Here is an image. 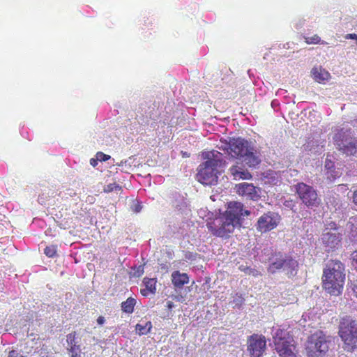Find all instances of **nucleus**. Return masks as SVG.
<instances>
[{"label": "nucleus", "mask_w": 357, "mask_h": 357, "mask_svg": "<svg viewBox=\"0 0 357 357\" xmlns=\"http://www.w3.org/2000/svg\"><path fill=\"white\" fill-rule=\"evenodd\" d=\"M44 253L48 257H55L57 253V246L54 245L47 246L44 250Z\"/></svg>", "instance_id": "25"}, {"label": "nucleus", "mask_w": 357, "mask_h": 357, "mask_svg": "<svg viewBox=\"0 0 357 357\" xmlns=\"http://www.w3.org/2000/svg\"><path fill=\"white\" fill-rule=\"evenodd\" d=\"M97 323L98 325L100 326H102L105 324V319L103 316H99L98 318H97Z\"/></svg>", "instance_id": "34"}, {"label": "nucleus", "mask_w": 357, "mask_h": 357, "mask_svg": "<svg viewBox=\"0 0 357 357\" xmlns=\"http://www.w3.org/2000/svg\"><path fill=\"white\" fill-rule=\"evenodd\" d=\"M136 305V300L134 298L129 297L126 301L121 304V310L128 314H132Z\"/></svg>", "instance_id": "21"}, {"label": "nucleus", "mask_w": 357, "mask_h": 357, "mask_svg": "<svg viewBox=\"0 0 357 357\" xmlns=\"http://www.w3.org/2000/svg\"><path fill=\"white\" fill-rule=\"evenodd\" d=\"M349 287L354 296L357 298V280L351 282Z\"/></svg>", "instance_id": "30"}, {"label": "nucleus", "mask_w": 357, "mask_h": 357, "mask_svg": "<svg viewBox=\"0 0 357 357\" xmlns=\"http://www.w3.org/2000/svg\"><path fill=\"white\" fill-rule=\"evenodd\" d=\"M143 282L145 287L149 290L151 294H155L156 292V282L157 280L155 278H144L143 280Z\"/></svg>", "instance_id": "23"}, {"label": "nucleus", "mask_w": 357, "mask_h": 357, "mask_svg": "<svg viewBox=\"0 0 357 357\" xmlns=\"http://www.w3.org/2000/svg\"><path fill=\"white\" fill-rule=\"evenodd\" d=\"M312 78L319 83H324L327 81L331 75L330 73L321 67H314L311 70Z\"/></svg>", "instance_id": "18"}, {"label": "nucleus", "mask_w": 357, "mask_h": 357, "mask_svg": "<svg viewBox=\"0 0 357 357\" xmlns=\"http://www.w3.org/2000/svg\"><path fill=\"white\" fill-rule=\"evenodd\" d=\"M206 161L197 169V180L203 185H213L218 182L219 168L223 164L222 154L218 151H206L202 153Z\"/></svg>", "instance_id": "1"}, {"label": "nucleus", "mask_w": 357, "mask_h": 357, "mask_svg": "<svg viewBox=\"0 0 357 357\" xmlns=\"http://www.w3.org/2000/svg\"><path fill=\"white\" fill-rule=\"evenodd\" d=\"M237 224L223 215L218 218H215L213 221L208 222L206 227L213 236L228 238L234 231Z\"/></svg>", "instance_id": "6"}, {"label": "nucleus", "mask_w": 357, "mask_h": 357, "mask_svg": "<svg viewBox=\"0 0 357 357\" xmlns=\"http://www.w3.org/2000/svg\"><path fill=\"white\" fill-rule=\"evenodd\" d=\"M273 338L275 349L280 357H298L294 340L286 330H277Z\"/></svg>", "instance_id": "4"}, {"label": "nucleus", "mask_w": 357, "mask_h": 357, "mask_svg": "<svg viewBox=\"0 0 357 357\" xmlns=\"http://www.w3.org/2000/svg\"><path fill=\"white\" fill-rule=\"evenodd\" d=\"M338 335L343 342V349L347 352L357 349V320L351 316L340 319Z\"/></svg>", "instance_id": "3"}, {"label": "nucleus", "mask_w": 357, "mask_h": 357, "mask_svg": "<svg viewBox=\"0 0 357 357\" xmlns=\"http://www.w3.org/2000/svg\"><path fill=\"white\" fill-rule=\"evenodd\" d=\"M280 217L278 214L268 211L263 214L257 220L256 227L258 231L265 233L275 229L279 224Z\"/></svg>", "instance_id": "9"}, {"label": "nucleus", "mask_w": 357, "mask_h": 357, "mask_svg": "<svg viewBox=\"0 0 357 357\" xmlns=\"http://www.w3.org/2000/svg\"><path fill=\"white\" fill-rule=\"evenodd\" d=\"M287 255H284L280 252L272 253L268 259L269 266L268 271L271 273H275L277 271L283 268L284 263Z\"/></svg>", "instance_id": "14"}, {"label": "nucleus", "mask_w": 357, "mask_h": 357, "mask_svg": "<svg viewBox=\"0 0 357 357\" xmlns=\"http://www.w3.org/2000/svg\"><path fill=\"white\" fill-rule=\"evenodd\" d=\"M250 212L243 208V204L238 202H231L224 215L229 218L236 223L242 216H248Z\"/></svg>", "instance_id": "12"}, {"label": "nucleus", "mask_w": 357, "mask_h": 357, "mask_svg": "<svg viewBox=\"0 0 357 357\" xmlns=\"http://www.w3.org/2000/svg\"><path fill=\"white\" fill-rule=\"evenodd\" d=\"M351 259L353 266L357 271V250L352 252L351 255Z\"/></svg>", "instance_id": "31"}, {"label": "nucleus", "mask_w": 357, "mask_h": 357, "mask_svg": "<svg viewBox=\"0 0 357 357\" xmlns=\"http://www.w3.org/2000/svg\"><path fill=\"white\" fill-rule=\"evenodd\" d=\"M76 336L77 333L75 331L70 333L67 335L68 344L70 345L72 348L75 346Z\"/></svg>", "instance_id": "28"}, {"label": "nucleus", "mask_w": 357, "mask_h": 357, "mask_svg": "<svg viewBox=\"0 0 357 357\" xmlns=\"http://www.w3.org/2000/svg\"><path fill=\"white\" fill-rule=\"evenodd\" d=\"M323 243L331 250L337 248L341 241V236L337 232H326L322 235Z\"/></svg>", "instance_id": "15"}, {"label": "nucleus", "mask_w": 357, "mask_h": 357, "mask_svg": "<svg viewBox=\"0 0 357 357\" xmlns=\"http://www.w3.org/2000/svg\"><path fill=\"white\" fill-rule=\"evenodd\" d=\"M19 357H24V356H20Z\"/></svg>", "instance_id": "42"}, {"label": "nucleus", "mask_w": 357, "mask_h": 357, "mask_svg": "<svg viewBox=\"0 0 357 357\" xmlns=\"http://www.w3.org/2000/svg\"><path fill=\"white\" fill-rule=\"evenodd\" d=\"M305 42L307 44H319L320 43L321 44L326 43L324 41L321 42L320 37L317 34H314L312 36L305 37Z\"/></svg>", "instance_id": "26"}, {"label": "nucleus", "mask_w": 357, "mask_h": 357, "mask_svg": "<svg viewBox=\"0 0 357 357\" xmlns=\"http://www.w3.org/2000/svg\"><path fill=\"white\" fill-rule=\"evenodd\" d=\"M142 209V206L140 205V204L139 202L136 203L134 204V206H132V211L135 213H138L141 211Z\"/></svg>", "instance_id": "33"}, {"label": "nucleus", "mask_w": 357, "mask_h": 357, "mask_svg": "<svg viewBox=\"0 0 357 357\" xmlns=\"http://www.w3.org/2000/svg\"><path fill=\"white\" fill-rule=\"evenodd\" d=\"M141 294L144 296H148L151 292H149V290L146 287L144 289H141Z\"/></svg>", "instance_id": "36"}, {"label": "nucleus", "mask_w": 357, "mask_h": 357, "mask_svg": "<svg viewBox=\"0 0 357 357\" xmlns=\"http://www.w3.org/2000/svg\"><path fill=\"white\" fill-rule=\"evenodd\" d=\"M296 193L307 206H314L319 204L317 191L310 185L298 183L296 185Z\"/></svg>", "instance_id": "8"}, {"label": "nucleus", "mask_w": 357, "mask_h": 357, "mask_svg": "<svg viewBox=\"0 0 357 357\" xmlns=\"http://www.w3.org/2000/svg\"><path fill=\"white\" fill-rule=\"evenodd\" d=\"M173 307H174V303H173V302H172V301H167V307L168 309H172Z\"/></svg>", "instance_id": "38"}, {"label": "nucleus", "mask_w": 357, "mask_h": 357, "mask_svg": "<svg viewBox=\"0 0 357 357\" xmlns=\"http://www.w3.org/2000/svg\"><path fill=\"white\" fill-rule=\"evenodd\" d=\"M258 190L252 183H241L236 185V190L238 195L254 201L258 200L260 197Z\"/></svg>", "instance_id": "13"}, {"label": "nucleus", "mask_w": 357, "mask_h": 357, "mask_svg": "<svg viewBox=\"0 0 357 357\" xmlns=\"http://www.w3.org/2000/svg\"><path fill=\"white\" fill-rule=\"evenodd\" d=\"M251 146L249 142L241 137L232 138L229 140V154L234 158H242L246 155Z\"/></svg>", "instance_id": "11"}, {"label": "nucleus", "mask_w": 357, "mask_h": 357, "mask_svg": "<svg viewBox=\"0 0 357 357\" xmlns=\"http://www.w3.org/2000/svg\"><path fill=\"white\" fill-rule=\"evenodd\" d=\"M14 354H17L16 351H10L9 353V357H13L14 356Z\"/></svg>", "instance_id": "39"}, {"label": "nucleus", "mask_w": 357, "mask_h": 357, "mask_svg": "<svg viewBox=\"0 0 357 357\" xmlns=\"http://www.w3.org/2000/svg\"><path fill=\"white\" fill-rule=\"evenodd\" d=\"M344 265L340 260L330 259L323 271L322 287L330 294H341L345 280Z\"/></svg>", "instance_id": "2"}, {"label": "nucleus", "mask_w": 357, "mask_h": 357, "mask_svg": "<svg viewBox=\"0 0 357 357\" xmlns=\"http://www.w3.org/2000/svg\"><path fill=\"white\" fill-rule=\"evenodd\" d=\"M152 328V324L150 321L145 322L144 324H137L135 329L139 335H146L150 333Z\"/></svg>", "instance_id": "22"}, {"label": "nucleus", "mask_w": 357, "mask_h": 357, "mask_svg": "<svg viewBox=\"0 0 357 357\" xmlns=\"http://www.w3.org/2000/svg\"><path fill=\"white\" fill-rule=\"evenodd\" d=\"M97 160H96L94 158H91L90 160V164L93 166V167H96V165H97Z\"/></svg>", "instance_id": "37"}, {"label": "nucleus", "mask_w": 357, "mask_h": 357, "mask_svg": "<svg viewBox=\"0 0 357 357\" xmlns=\"http://www.w3.org/2000/svg\"><path fill=\"white\" fill-rule=\"evenodd\" d=\"M141 266H139V269H140ZM138 276L141 275L142 273H143V268H142L141 270H138Z\"/></svg>", "instance_id": "40"}, {"label": "nucleus", "mask_w": 357, "mask_h": 357, "mask_svg": "<svg viewBox=\"0 0 357 357\" xmlns=\"http://www.w3.org/2000/svg\"><path fill=\"white\" fill-rule=\"evenodd\" d=\"M172 282L174 287L181 288L189 282V277L187 273L176 271L172 273Z\"/></svg>", "instance_id": "19"}, {"label": "nucleus", "mask_w": 357, "mask_h": 357, "mask_svg": "<svg viewBox=\"0 0 357 357\" xmlns=\"http://www.w3.org/2000/svg\"><path fill=\"white\" fill-rule=\"evenodd\" d=\"M333 167L334 163L331 160L326 159L325 162V168L328 170H331Z\"/></svg>", "instance_id": "32"}, {"label": "nucleus", "mask_w": 357, "mask_h": 357, "mask_svg": "<svg viewBox=\"0 0 357 357\" xmlns=\"http://www.w3.org/2000/svg\"><path fill=\"white\" fill-rule=\"evenodd\" d=\"M352 201L353 203L357 206V189L353 192Z\"/></svg>", "instance_id": "35"}, {"label": "nucleus", "mask_w": 357, "mask_h": 357, "mask_svg": "<svg viewBox=\"0 0 357 357\" xmlns=\"http://www.w3.org/2000/svg\"><path fill=\"white\" fill-rule=\"evenodd\" d=\"M247 343L250 357H260L266 350V341L263 335L253 334L248 337Z\"/></svg>", "instance_id": "10"}, {"label": "nucleus", "mask_w": 357, "mask_h": 357, "mask_svg": "<svg viewBox=\"0 0 357 357\" xmlns=\"http://www.w3.org/2000/svg\"><path fill=\"white\" fill-rule=\"evenodd\" d=\"M355 223H356V229H357V218L354 219Z\"/></svg>", "instance_id": "41"}, {"label": "nucleus", "mask_w": 357, "mask_h": 357, "mask_svg": "<svg viewBox=\"0 0 357 357\" xmlns=\"http://www.w3.org/2000/svg\"><path fill=\"white\" fill-rule=\"evenodd\" d=\"M328 350V342L322 332H316L308 337L306 344L308 357H323Z\"/></svg>", "instance_id": "7"}, {"label": "nucleus", "mask_w": 357, "mask_h": 357, "mask_svg": "<svg viewBox=\"0 0 357 357\" xmlns=\"http://www.w3.org/2000/svg\"><path fill=\"white\" fill-rule=\"evenodd\" d=\"M121 188H122L119 184L114 182V183H109V184L106 185L104 187V192L109 193V192H111L114 190L119 191L121 190Z\"/></svg>", "instance_id": "27"}, {"label": "nucleus", "mask_w": 357, "mask_h": 357, "mask_svg": "<svg viewBox=\"0 0 357 357\" xmlns=\"http://www.w3.org/2000/svg\"><path fill=\"white\" fill-rule=\"evenodd\" d=\"M337 149L347 155H354L357 152V139L352 135L351 130H339L333 137Z\"/></svg>", "instance_id": "5"}, {"label": "nucleus", "mask_w": 357, "mask_h": 357, "mask_svg": "<svg viewBox=\"0 0 357 357\" xmlns=\"http://www.w3.org/2000/svg\"><path fill=\"white\" fill-rule=\"evenodd\" d=\"M282 268L288 276H294L297 273L298 262L292 257L287 255Z\"/></svg>", "instance_id": "17"}, {"label": "nucleus", "mask_w": 357, "mask_h": 357, "mask_svg": "<svg viewBox=\"0 0 357 357\" xmlns=\"http://www.w3.org/2000/svg\"><path fill=\"white\" fill-rule=\"evenodd\" d=\"M96 158H97V160L100 162H105V161L108 160L109 159H110L111 157H110V155L105 154L102 152H98L96 154Z\"/></svg>", "instance_id": "29"}, {"label": "nucleus", "mask_w": 357, "mask_h": 357, "mask_svg": "<svg viewBox=\"0 0 357 357\" xmlns=\"http://www.w3.org/2000/svg\"><path fill=\"white\" fill-rule=\"evenodd\" d=\"M242 158L244 159L245 164L250 167H255L260 162L258 157L254 154L253 149L252 147L248 151V154L246 155H243Z\"/></svg>", "instance_id": "20"}, {"label": "nucleus", "mask_w": 357, "mask_h": 357, "mask_svg": "<svg viewBox=\"0 0 357 357\" xmlns=\"http://www.w3.org/2000/svg\"><path fill=\"white\" fill-rule=\"evenodd\" d=\"M229 172L235 180H249L252 177V174L247 169L238 165L231 166L229 168Z\"/></svg>", "instance_id": "16"}, {"label": "nucleus", "mask_w": 357, "mask_h": 357, "mask_svg": "<svg viewBox=\"0 0 357 357\" xmlns=\"http://www.w3.org/2000/svg\"><path fill=\"white\" fill-rule=\"evenodd\" d=\"M238 269L241 271L244 272L245 274L249 275H252L253 277H255V278H257V277L261 275V273L259 271H258L255 268H252L248 266L241 265L238 267Z\"/></svg>", "instance_id": "24"}]
</instances>
